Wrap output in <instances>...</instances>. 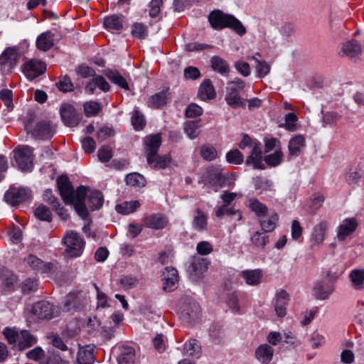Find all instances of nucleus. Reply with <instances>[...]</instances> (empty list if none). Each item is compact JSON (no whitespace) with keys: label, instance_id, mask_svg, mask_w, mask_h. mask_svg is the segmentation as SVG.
Listing matches in <instances>:
<instances>
[{"label":"nucleus","instance_id":"1","mask_svg":"<svg viewBox=\"0 0 364 364\" xmlns=\"http://www.w3.org/2000/svg\"><path fill=\"white\" fill-rule=\"evenodd\" d=\"M60 194L65 204L73 205L77 214L82 218L88 215L87 205L91 210L100 208L103 204V196L99 191L87 192L86 187L80 186L74 191L66 176H60L57 181Z\"/></svg>","mask_w":364,"mask_h":364},{"label":"nucleus","instance_id":"2","mask_svg":"<svg viewBox=\"0 0 364 364\" xmlns=\"http://www.w3.org/2000/svg\"><path fill=\"white\" fill-rule=\"evenodd\" d=\"M208 21L211 26L215 30L229 28L240 36H242L246 33L245 27L237 18L220 10L212 11L208 16Z\"/></svg>","mask_w":364,"mask_h":364},{"label":"nucleus","instance_id":"3","mask_svg":"<svg viewBox=\"0 0 364 364\" xmlns=\"http://www.w3.org/2000/svg\"><path fill=\"white\" fill-rule=\"evenodd\" d=\"M3 335L10 345H14L19 350H24L34 346L38 339L28 330H19L16 327H6Z\"/></svg>","mask_w":364,"mask_h":364},{"label":"nucleus","instance_id":"4","mask_svg":"<svg viewBox=\"0 0 364 364\" xmlns=\"http://www.w3.org/2000/svg\"><path fill=\"white\" fill-rule=\"evenodd\" d=\"M24 127L26 132L36 139H50L55 133V126L46 120L36 122L28 119L25 122Z\"/></svg>","mask_w":364,"mask_h":364},{"label":"nucleus","instance_id":"5","mask_svg":"<svg viewBox=\"0 0 364 364\" xmlns=\"http://www.w3.org/2000/svg\"><path fill=\"white\" fill-rule=\"evenodd\" d=\"M63 242L66 247L65 255L68 257H79L83 252L85 242L75 231H67L63 238Z\"/></svg>","mask_w":364,"mask_h":364},{"label":"nucleus","instance_id":"6","mask_svg":"<svg viewBox=\"0 0 364 364\" xmlns=\"http://www.w3.org/2000/svg\"><path fill=\"white\" fill-rule=\"evenodd\" d=\"M14 158L19 169L31 171L33 168V149L28 145L17 146L14 151Z\"/></svg>","mask_w":364,"mask_h":364},{"label":"nucleus","instance_id":"7","mask_svg":"<svg viewBox=\"0 0 364 364\" xmlns=\"http://www.w3.org/2000/svg\"><path fill=\"white\" fill-rule=\"evenodd\" d=\"M181 318L188 323L196 322L200 316V307L197 301L186 299L179 307Z\"/></svg>","mask_w":364,"mask_h":364},{"label":"nucleus","instance_id":"8","mask_svg":"<svg viewBox=\"0 0 364 364\" xmlns=\"http://www.w3.org/2000/svg\"><path fill=\"white\" fill-rule=\"evenodd\" d=\"M362 52L361 44L355 39H350L340 44L338 54L340 57H347L351 60L356 61Z\"/></svg>","mask_w":364,"mask_h":364},{"label":"nucleus","instance_id":"9","mask_svg":"<svg viewBox=\"0 0 364 364\" xmlns=\"http://www.w3.org/2000/svg\"><path fill=\"white\" fill-rule=\"evenodd\" d=\"M20 58L18 50L15 47L7 48L0 55L1 70L4 73H9L16 65Z\"/></svg>","mask_w":364,"mask_h":364},{"label":"nucleus","instance_id":"10","mask_svg":"<svg viewBox=\"0 0 364 364\" xmlns=\"http://www.w3.org/2000/svg\"><path fill=\"white\" fill-rule=\"evenodd\" d=\"M31 196V191L28 188H13L5 193L4 200L7 203L16 205L27 200Z\"/></svg>","mask_w":364,"mask_h":364},{"label":"nucleus","instance_id":"11","mask_svg":"<svg viewBox=\"0 0 364 364\" xmlns=\"http://www.w3.org/2000/svg\"><path fill=\"white\" fill-rule=\"evenodd\" d=\"M32 313L41 319H51L58 314V311L50 302L40 301L33 304Z\"/></svg>","mask_w":364,"mask_h":364},{"label":"nucleus","instance_id":"12","mask_svg":"<svg viewBox=\"0 0 364 364\" xmlns=\"http://www.w3.org/2000/svg\"><path fill=\"white\" fill-rule=\"evenodd\" d=\"M46 70V64L43 61L37 59H31L25 63L22 69L23 73L30 80L43 74Z\"/></svg>","mask_w":364,"mask_h":364},{"label":"nucleus","instance_id":"13","mask_svg":"<svg viewBox=\"0 0 364 364\" xmlns=\"http://www.w3.org/2000/svg\"><path fill=\"white\" fill-rule=\"evenodd\" d=\"M208 262L206 259L194 257L188 268L190 277L193 281H197L203 276V273L208 269Z\"/></svg>","mask_w":364,"mask_h":364},{"label":"nucleus","instance_id":"14","mask_svg":"<svg viewBox=\"0 0 364 364\" xmlns=\"http://www.w3.org/2000/svg\"><path fill=\"white\" fill-rule=\"evenodd\" d=\"M144 142L147 163L151 164L161 144V136L160 134L147 136Z\"/></svg>","mask_w":364,"mask_h":364},{"label":"nucleus","instance_id":"15","mask_svg":"<svg viewBox=\"0 0 364 364\" xmlns=\"http://www.w3.org/2000/svg\"><path fill=\"white\" fill-rule=\"evenodd\" d=\"M357 227L358 222L355 218L343 220L336 228L337 240L338 241H343L355 231Z\"/></svg>","mask_w":364,"mask_h":364},{"label":"nucleus","instance_id":"16","mask_svg":"<svg viewBox=\"0 0 364 364\" xmlns=\"http://www.w3.org/2000/svg\"><path fill=\"white\" fill-rule=\"evenodd\" d=\"M60 116L63 122L68 127H75L80 121V117L77 114L75 109L69 104L61 106Z\"/></svg>","mask_w":364,"mask_h":364},{"label":"nucleus","instance_id":"17","mask_svg":"<svg viewBox=\"0 0 364 364\" xmlns=\"http://www.w3.org/2000/svg\"><path fill=\"white\" fill-rule=\"evenodd\" d=\"M204 180L206 183L210 184L214 188L215 191H217L219 188L224 185L226 178L219 169L210 168L204 174Z\"/></svg>","mask_w":364,"mask_h":364},{"label":"nucleus","instance_id":"18","mask_svg":"<svg viewBox=\"0 0 364 364\" xmlns=\"http://www.w3.org/2000/svg\"><path fill=\"white\" fill-rule=\"evenodd\" d=\"M330 224L327 220H322L316 225L312 230L310 241L312 245H319L325 240L326 233Z\"/></svg>","mask_w":364,"mask_h":364},{"label":"nucleus","instance_id":"19","mask_svg":"<svg viewBox=\"0 0 364 364\" xmlns=\"http://www.w3.org/2000/svg\"><path fill=\"white\" fill-rule=\"evenodd\" d=\"M144 224L146 228L154 230H162L168 224L167 218L161 213H154L144 218Z\"/></svg>","mask_w":364,"mask_h":364},{"label":"nucleus","instance_id":"20","mask_svg":"<svg viewBox=\"0 0 364 364\" xmlns=\"http://www.w3.org/2000/svg\"><path fill=\"white\" fill-rule=\"evenodd\" d=\"M164 289L166 291H172L177 287L178 282V274L176 269L173 267H166L163 272Z\"/></svg>","mask_w":364,"mask_h":364},{"label":"nucleus","instance_id":"21","mask_svg":"<svg viewBox=\"0 0 364 364\" xmlns=\"http://www.w3.org/2000/svg\"><path fill=\"white\" fill-rule=\"evenodd\" d=\"M246 164L252 166L256 169H264L262 163V151L259 143L255 142L252 148L250 155L247 158Z\"/></svg>","mask_w":364,"mask_h":364},{"label":"nucleus","instance_id":"22","mask_svg":"<svg viewBox=\"0 0 364 364\" xmlns=\"http://www.w3.org/2000/svg\"><path fill=\"white\" fill-rule=\"evenodd\" d=\"M242 278L249 286H257L262 282L263 277L262 270L260 269L243 270L240 273Z\"/></svg>","mask_w":364,"mask_h":364},{"label":"nucleus","instance_id":"23","mask_svg":"<svg viewBox=\"0 0 364 364\" xmlns=\"http://www.w3.org/2000/svg\"><path fill=\"white\" fill-rule=\"evenodd\" d=\"M55 34L50 31L40 34L36 39V45L37 48L41 51H47L54 46Z\"/></svg>","mask_w":364,"mask_h":364},{"label":"nucleus","instance_id":"24","mask_svg":"<svg viewBox=\"0 0 364 364\" xmlns=\"http://www.w3.org/2000/svg\"><path fill=\"white\" fill-rule=\"evenodd\" d=\"M273 355V348L267 343L259 345L255 350V357L262 364H269Z\"/></svg>","mask_w":364,"mask_h":364},{"label":"nucleus","instance_id":"25","mask_svg":"<svg viewBox=\"0 0 364 364\" xmlns=\"http://www.w3.org/2000/svg\"><path fill=\"white\" fill-rule=\"evenodd\" d=\"M135 361V350L128 346L119 347L117 357L118 364H134Z\"/></svg>","mask_w":364,"mask_h":364},{"label":"nucleus","instance_id":"26","mask_svg":"<svg viewBox=\"0 0 364 364\" xmlns=\"http://www.w3.org/2000/svg\"><path fill=\"white\" fill-rule=\"evenodd\" d=\"M289 300V294L285 290H280L277 295L275 311L278 316L284 317L287 314V306Z\"/></svg>","mask_w":364,"mask_h":364},{"label":"nucleus","instance_id":"27","mask_svg":"<svg viewBox=\"0 0 364 364\" xmlns=\"http://www.w3.org/2000/svg\"><path fill=\"white\" fill-rule=\"evenodd\" d=\"M333 287L326 284L323 282H317L313 287V294L320 300H325L333 293Z\"/></svg>","mask_w":364,"mask_h":364},{"label":"nucleus","instance_id":"28","mask_svg":"<svg viewBox=\"0 0 364 364\" xmlns=\"http://www.w3.org/2000/svg\"><path fill=\"white\" fill-rule=\"evenodd\" d=\"M193 214L192 222L193 228L199 232L207 230L208 221L205 213L202 210L198 208L194 210Z\"/></svg>","mask_w":364,"mask_h":364},{"label":"nucleus","instance_id":"29","mask_svg":"<svg viewBox=\"0 0 364 364\" xmlns=\"http://www.w3.org/2000/svg\"><path fill=\"white\" fill-rule=\"evenodd\" d=\"M216 95L214 87L210 80H205L199 87L198 96L201 100H209Z\"/></svg>","mask_w":364,"mask_h":364},{"label":"nucleus","instance_id":"30","mask_svg":"<svg viewBox=\"0 0 364 364\" xmlns=\"http://www.w3.org/2000/svg\"><path fill=\"white\" fill-rule=\"evenodd\" d=\"M306 146V139L303 135L299 134L290 139L288 144L289 155L298 156L301 149Z\"/></svg>","mask_w":364,"mask_h":364},{"label":"nucleus","instance_id":"31","mask_svg":"<svg viewBox=\"0 0 364 364\" xmlns=\"http://www.w3.org/2000/svg\"><path fill=\"white\" fill-rule=\"evenodd\" d=\"M26 262L34 270L42 273H47L50 272L53 267L52 263L44 262L41 259L31 255L26 258Z\"/></svg>","mask_w":364,"mask_h":364},{"label":"nucleus","instance_id":"32","mask_svg":"<svg viewBox=\"0 0 364 364\" xmlns=\"http://www.w3.org/2000/svg\"><path fill=\"white\" fill-rule=\"evenodd\" d=\"M183 355L196 358H199L201 355V347L199 342L196 339L187 341L183 346Z\"/></svg>","mask_w":364,"mask_h":364},{"label":"nucleus","instance_id":"33","mask_svg":"<svg viewBox=\"0 0 364 364\" xmlns=\"http://www.w3.org/2000/svg\"><path fill=\"white\" fill-rule=\"evenodd\" d=\"M104 26L109 31H119L123 28V17L116 15L106 17L104 20Z\"/></svg>","mask_w":364,"mask_h":364},{"label":"nucleus","instance_id":"34","mask_svg":"<svg viewBox=\"0 0 364 364\" xmlns=\"http://www.w3.org/2000/svg\"><path fill=\"white\" fill-rule=\"evenodd\" d=\"M43 200L48 203L50 204L54 209L56 210L57 213L63 219H66L68 215L65 213V209L63 207H60V204L58 199L53 196L51 190H46L43 193Z\"/></svg>","mask_w":364,"mask_h":364},{"label":"nucleus","instance_id":"35","mask_svg":"<svg viewBox=\"0 0 364 364\" xmlns=\"http://www.w3.org/2000/svg\"><path fill=\"white\" fill-rule=\"evenodd\" d=\"M210 63L213 70L222 75H226L230 72V66L228 62L219 56H213Z\"/></svg>","mask_w":364,"mask_h":364},{"label":"nucleus","instance_id":"36","mask_svg":"<svg viewBox=\"0 0 364 364\" xmlns=\"http://www.w3.org/2000/svg\"><path fill=\"white\" fill-rule=\"evenodd\" d=\"M108 79L121 88L129 90V87L126 79L117 70H108L105 73Z\"/></svg>","mask_w":364,"mask_h":364},{"label":"nucleus","instance_id":"37","mask_svg":"<svg viewBox=\"0 0 364 364\" xmlns=\"http://www.w3.org/2000/svg\"><path fill=\"white\" fill-rule=\"evenodd\" d=\"M350 279L353 287L355 289H364V269H354L350 271L349 274Z\"/></svg>","mask_w":364,"mask_h":364},{"label":"nucleus","instance_id":"38","mask_svg":"<svg viewBox=\"0 0 364 364\" xmlns=\"http://www.w3.org/2000/svg\"><path fill=\"white\" fill-rule=\"evenodd\" d=\"M51 342L55 348L67 353V354L65 355V358L73 359L74 358L75 350L73 349L72 348L68 347L67 345L63 341V340L59 336H52Z\"/></svg>","mask_w":364,"mask_h":364},{"label":"nucleus","instance_id":"39","mask_svg":"<svg viewBox=\"0 0 364 364\" xmlns=\"http://www.w3.org/2000/svg\"><path fill=\"white\" fill-rule=\"evenodd\" d=\"M140 206L138 200L126 201L115 206L117 213L123 215H129L134 213Z\"/></svg>","mask_w":364,"mask_h":364},{"label":"nucleus","instance_id":"40","mask_svg":"<svg viewBox=\"0 0 364 364\" xmlns=\"http://www.w3.org/2000/svg\"><path fill=\"white\" fill-rule=\"evenodd\" d=\"M167 102L166 92L161 91L151 96L148 101V106L151 108H160Z\"/></svg>","mask_w":364,"mask_h":364},{"label":"nucleus","instance_id":"41","mask_svg":"<svg viewBox=\"0 0 364 364\" xmlns=\"http://www.w3.org/2000/svg\"><path fill=\"white\" fill-rule=\"evenodd\" d=\"M95 360L93 350L87 348H80L77 352V364H92Z\"/></svg>","mask_w":364,"mask_h":364},{"label":"nucleus","instance_id":"42","mask_svg":"<svg viewBox=\"0 0 364 364\" xmlns=\"http://www.w3.org/2000/svg\"><path fill=\"white\" fill-rule=\"evenodd\" d=\"M125 181L128 186L133 187H144L146 183L145 178L142 175L135 172L127 175Z\"/></svg>","mask_w":364,"mask_h":364},{"label":"nucleus","instance_id":"43","mask_svg":"<svg viewBox=\"0 0 364 364\" xmlns=\"http://www.w3.org/2000/svg\"><path fill=\"white\" fill-rule=\"evenodd\" d=\"M84 112L86 117L97 116L102 109L101 103L95 101L87 102L83 105Z\"/></svg>","mask_w":364,"mask_h":364},{"label":"nucleus","instance_id":"44","mask_svg":"<svg viewBox=\"0 0 364 364\" xmlns=\"http://www.w3.org/2000/svg\"><path fill=\"white\" fill-rule=\"evenodd\" d=\"M250 240L255 247L261 249H264L269 242V236L259 231H256L252 235Z\"/></svg>","mask_w":364,"mask_h":364},{"label":"nucleus","instance_id":"45","mask_svg":"<svg viewBox=\"0 0 364 364\" xmlns=\"http://www.w3.org/2000/svg\"><path fill=\"white\" fill-rule=\"evenodd\" d=\"M200 155L204 160L211 161L217 159L218 151L213 145L206 144L200 147Z\"/></svg>","mask_w":364,"mask_h":364},{"label":"nucleus","instance_id":"46","mask_svg":"<svg viewBox=\"0 0 364 364\" xmlns=\"http://www.w3.org/2000/svg\"><path fill=\"white\" fill-rule=\"evenodd\" d=\"M283 159V153L282 150H276L273 154H268L264 156V161L271 167L279 166Z\"/></svg>","mask_w":364,"mask_h":364},{"label":"nucleus","instance_id":"47","mask_svg":"<svg viewBox=\"0 0 364 364\" xmlns=\"http://www.w3.org/2000/svg\"><path fill=\"white\" fill-rule=\"evenodd\" d=\"M341 119V115L338 113L333 111L322 112V126L326 127L327 126H333Z\"/></svg>","mask_w":364,"mask_h":364},{"label":"nucleus","instance_id":"48","mask_svg":"<svg viewBox=\"0 0 364 364\" xmlns=\"http://www.w3.org/2000/svg\"><path fill=\"white\" fill-rule=\"evenodd\" d=\"M171 162V157L170 154H166L164 156H158L157 154L154 155V159L151 164H149L150 166H153L154 168H165Z\"/></svg>","mask_w":364,"mask_h":364},{"label":"nucleus","instance_id":"49","mask_svg":"<svg viewBox=\"0 0 364 364\" xmlns=\"http://www.w3.org/2000/svg\"><path fill=\"white\" fill-rule=\"evenodd\" d=\"M132 124L136 131L142 130L145 127V118L140 111L136 109L133 112L132 116Z\"/></svg>","mask_w":364,"mask_h":364},{"label":"nucleus","instance_id":"50","mask_svg":"<svg viewBox=\"0 0 364 364\" xmlns=\"http://www.w3.org/2000/svg\"><path fill=\"white\" fill-rule=\"evenodd\" d=\"M249 208L259 217L264 216L268 210L267 207L264 204L255 198L250 200Z\"/></svg>","mask_w":364,"mask_h":364},{"label":"nucleus","instance_id":"51","mask_svg":"<svg viewBox=\"0 0 364 364\" xmlns=\"http://www.w3.org/2000/svg\"><path fill=\"white\" fill-rule=\"evenodd\" d=\"M278 219V215L275 213L272 215L268 220H261L260 226L263 232L266 233L273 231L276 228V224Z\"/></svg>","mask_w":364,"mask_h":364},{"label":"nucleus","instance_id":"52","mask_svg":"<svg viewBox=\"0 0 364 364\" xmlns=\"http://www.w3.org/2000/svg\"><path fill=\"white\" fill-rule=\"evenodd\" d=\"M35 216L43 221L50 222L52 220V214L48 208L43 205H39L36 210H35Z\"/></svg>","mask_w":364,"mask_h":364},{"label":"nucleus","instance_id":"53","mask_svg":"<svg viewBox=\"0 0 364 364\" xmlns=\"http://www.w3.org/2000/svg\"><path fill=\"white\" fill-rule=\"evenodd\" d=\"M147 27L141 23H135L132 26L131 33L134 37L144 39L147 36Z\"/></svg>","mask_w":364,"mask_h":364},{"label":"nucleus","instance_id":"54","mask_svg":"<svg viewBox=\"0 0 364 364\" xmlns=\"http://www.w3.org/2000/svg\"><path fill=\"white\" fill-rule=\"evenodd\" d=\"M226 160L230 164L239 165L242 164L244 157L238 149H234L226 154Z\"/></svg>","mask_w":364,"mask_h":364},{"label":"nucleus","instance_id":"55","mask_svg":"<svg viewBox=\"0 0 364 364\" xmlns=\"http://www.w3.org/2000/svg\"><path fill=\"white\" fill-rule=\"evenodd\" d=\"M245 87V81L240 78H236L234 80L228 82L227 92L240 94V92L242 91Z\"/></svg>","mask_w":364,"mask_h":364},{"label":"nucleus","instance_id":"56","mask_svg":"<svg viewBox=\"0 0 364 364\" xmlns=\"http://www.w3.org/2000/svg\"><path fill=\"white\" fill-rule=\"evenodd\" d=\"M225 101L232 108L244 106L243 100L241 98L240 94L227 92L225 96Z\"/></svg>","mask_w":364,"mask_h":364},{"label":"nucleus","instance_id":"57","mask_svg":"<svg viewBox=\"0 0 364 364\" xmlns=\"http://www.w3.org/2000/svg\"><path fill=\"white\" fill-rule=\"evenodd\" d=\"M257 63L256 70L259 77H265L270 71V66L266 61H261L256 59L254 56L249 58Z\"/></svg>","mask_w":364,"mask_h":364},{"label":"nucleus","instance_id":"58","mask_svg":"<svg viewBox=\"0 0 364 364\" xmlns=\"http://www.w3.org/2000/svg\"><path fill=\"white\" fill-rule=\"evenodd\" d=\"M186 134L190 139H196L199 134V127L197 122L189 121L186 123L184 128Z\"/></svg>","mask_w":364,"mask_h":364},{"label":"nucleus","instance_id":"59","mask_svg":"<svg viewBox=\"0 0 364 364\" xmlns=\"http://www.w3.org/2000/svg\"><path fill=\"white\" fill-rule=\"evenodd\" d=\"M119 284L124 289H132L137 285L138 279L132 275H124L121 277Z\"/></svg>","mask_w":364,"mask_h":364},{"label":"nucleus","instance_id":"60","mask_svg":"<svg viewBox=\"0 0 364 364\" xmlns=\"http://www.w3.org/2000/svg\"><path fill=\"white\" fill-rule=\"evenodd\" d=\"M273 149L282 150L280 141L276 138L264 139V152L268 153Z\"/></svg>","mask_w":364,"mask_h":364},{"label":"nucleus","instance_id":"61","mask_svg":"<svg viewBox=\"0 0 364 364\" xmlns=\"http://www.w3.org/2000/svg\"><path fill=\"white\" fill-rule=\"evenodd\" d=\"M254 186L257 190H268L272 186V182L262 177L257 176L253 179Z\"/></svg>","mask_w":364,"mask_h":364},{"label":"nucleus","instance_id":"62","mask_svg":"<svg viewBox=\"0 0 364 364\" xmlns=\"http://www.w3.org/2000/svg\"><path fill=\"white\" fill-rule=\"evenodd\" d=\"M38 286V284L36 279L28 278L22 284V291L25 294H29L36 291Z\"/></svg>","mask_w":364,"mask_h":364},{"label":"nucleus","instance_id":"63","mask_svg":"<svg viewBox=\"0 0 364 364\" xmlns=\"http://www.w3.org/2000/svg\"><path fill=\"white\" fill-rule=\"evenodd\" d=\"M0 100L4 103V105L11 109L13 106V92L11 90L4 89L0 91Z\"/></svg>","mask_w":364,"mask_h":364},{"label":"nucleus","instance_id":"64","mask_svg":"<svg viewBox=\"0 0 364 364\" xmlns=\"http://www.w3.org/2000/svg\"><path fill=\"white\" fill-rule=\"evenodd\" d=\"M163 0H151L149 4V14L151 18L156 17L161 12Z\"/></svg>","mask_w":364,"mask_h":364}]
</instances>
